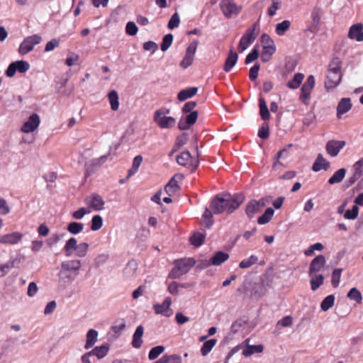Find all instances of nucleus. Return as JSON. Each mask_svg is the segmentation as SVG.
Here are the masks:
<instances>
[{
  "label": "nucleus",
  "instance_id": "f8f14e48",
  "mask_svg": "<svg viewBox=\"0 0 363 363\" xmlns=\"http://www.w3.org/2000/svg\"><path fill=\"white\" fill-rule=\"evenodd\" d=\"M86 205L96 211H101L104 208L105 202L102 197L98 194H92L85 199Z\"/></svg>",
  "mask_w": 363,
  "mask_h": 363
},
{
  "label": "nucleus",
  "instance_id": "603ef678",
  "mask_svg": "<svg viewBox=\"0 0 363 363\" xmlns=\"http://www.w3.org/2000/svg\"><path fill=\"white\" fill-rule=\"evenodd\" d=\"M103 225V218L100 215H95L91 220V229L93 231L99 230Z\"/></svg>",
  "mask_w": 363,
  "mask_h": 363
},
{
  "label": "nucleus",
  "instance_id": "2eb2a0df",
  "mask_svg": "<svg viewBox=\"0 0 363 363\" xmlns=\"http://www.w3.org/2000/svg\"><path fill=\"white\" fill-rule=\"evenodd\" d=\"M190 161L191 172H194L199 167V161L191 160V155L189 151H184L177 157V162L179 164L185 166Z\"/></svg>",
  "mask_w": 363,
  "mask_h": 363
},
{
  "label": "nucleus",
  "instance_id": "f3484780",
  "mask_svg": "<svg viewBox=\"0 0 363 363\" xmlns=\"http://www.w3.org/2000/svg\"><path fill=\"white\" fill-rule=\"evenodd\" d=\"M344 140H329L325 146V150L331 157H336L340 151L345 147Z\"/></svg>",
  "mask_w": 363,
  "mask_h": 363
},
{
  "label": "nucleus",
  "instance_id": "6e6d98bb",
  "mask_svg": "<svg viewBox=\"0 0 363 363\" xmlns=\"http://www.w3.org/2000/svg\"><path fill=\"white\" fill-rule=\"evenodd\" d=\"M342 271L343 269L341 268H337L333 270L332 273L331 284L334 288H337L339 286Z\"/></svg>",
  "mask_w": 363,
  "mask_h": 363
},
{
  "label": "nucleus",
  "instance_id": "b1692460",
  "mask_svg": "<svg viewBox=\"0 0 363 363\" xmlns=\"http://www.w3.org/2000/svg\"><path fill=\"white\" fill-rule=\"evenodd\" d=\"M330 163L323 157L322 154H318L312 167L313 171L317 172L321 169L327 170Z\"/></svg>",
  "mask_w": 363,
  "mask_h": 363
},
{
  "label": "nucleus",
  "instance_id": "c85d7f7f",
  "mask_svg": "<svg viewBox=\"0 0 363 363\" xmlns=\"http://www.w3.org/2000/svg\"><path fill=\"white\" fill-rule=\"evenodd\" d=\"M198 88L195 86L189 87L180 91L178 93L177 98L179 101H184L196 94Z\"/></svg>",
  "mask_w": 363,
  "mask_h": 363
},
{
  "label": "nucleus",
  "instance_id": "49530a36",
  "mask_svg": "<svg viewBox=\"0 0 363 363\" xmlns=\"http://www.w3.org/2000/svg\"><path fill=\"white\" fill-rule=\"evenodd\" d=\"M291 22L289 20H284L276 25V33L278 35H284L285 32L289 30Z\"/></svg>",
  "mask_w": 363,
  "mask_h": 363
},
{
  "label": "nucleus",
  "instance_id": "0eeeda50",
  "mask_svg": "<svg viewBox=\"0 0 363 363\" xmlns=\"http://www.w3.org/2000/svg\"><path fill=\"white\" fill-rule=\"evenodd\" d=\"M42 40V38L37 34L32 35L24 38L21 43L18 52L21 55H25L33 50L36 45H38Z\"/></svg>",
  "mask_w": 363,
  "mask_h": 363
},
{
  "label": "nucleus",
  "instance_id": "3c124183",
  "mask_svg": "<svg viewBox=\"0 0 363 363\" xmlns=\"http://www.w3.org/2000/svg\"><path fill=\"white\" fill-rule=\"evenodd\" d=\"M258 261V257L256 255H251L250 257L245 259L242 260L240 264L239 267L241 269H247L252 266L253 264H256Z\"/></svg>",
  "mask_w": 363,
  "mask_h": 363
},
{
  "label": "nucleus",
  "instance_id": "423d86ee",
  "mask_svg": "<svg viewBox=\"0 0 363 363\" xmlns=\"http://www.w3.org/2000/svg\"><path fill=\"white\" fill-rule=\"evenodd\" d=\"M153 119L162 129L170 128L176 123V119L172 116H166L165 111L163 110H157L154 113Z\"/></svg>",
  "mask_w": 363,
  "mask_h": 363
},
{
  "label": "nucleus",
  "instance_id": "bf43d9fd",
  "mask_svg": "<svg viewBox=\"0 0 363 363\" xmlns=\"http://www.w3.org/2000/svg\"><path fill=\"white\" fill-rule=\"evenodd\" d=\"M84 228V225L81 223L77 222H71L67 225V230L72 234H78Z\"/></svg>",
  "mask_w": 363,
  "mask_h": 363
},
{
  "label": "nucleus",
  "instance_id": "cd10ccee",
  "mask_svg": "<svg viewBox=\"0 0 363 363\" xmlns=\"http://www.w3.org/2000/svg\"><path fill=\"white\" fill-rule=\"evenodd\" d=\"M98 335V332L94 329H90L88 330L86 335L84 349L89 350L94 346L97 341Z\"/></svg>",
  "mask_w": 363,
  "mask_h": 363
},
{
  "label": "nucleus",
  "instance_id": "8fccbe9b",
  "mask_svg": "<svg viewBox=\"0 0 363 363\" xmlns=\"http://www.w3.org/2000/svg\"><path fill=\"white\" fill-rule=\"evenodd\" d=\"M347 297L350 300L354 301L357 303H361L362 300V296L360 291H359L357 288H352L347 294Z\"/></svg>",
  "mask_w": 363,
  "mask_h": 363
},
{
  "label": "nucleus",
  "instance_id": "a18cd8bd",
  "mask_svg": "<svg viewBox=\"0 0 363 363\" xmlns=\"http://www.w3.org/2000/svg\"><path fill=\"white\" fill-rule=\"evenodd\" d=\"M335 303V296L331 294L326 296L320 303L321 310L323 311H328L333 306Z\"/></svg>",
  "mask_w": 363,
  "mask_h": 363
},
{
  "label": "nucleus",
  "instance_id": "412c9836",
  "mask_svg": "<svg viewBox=\"0 0 363 363\" xmlns=\"http://www.w3.org/2000/svg\"><path fill=\"white\" fill-rule=\"evenodd\" d=\"M182 174H177L166 184L164 190L169 196H172L179 190L177 179H182Z\"/></svg>",
  "mask_w": 363,
  "mask_h": 363
},
{
  "label": "nucleus",
  "instance_id": "a211bd4d",
  "mask_svg": "<svg viewBox=\"0 0 363 363\" xmlns=\"http://www.w3.org/2000/svg\"><path fill=\"white\" fill-rule=\"evenodd\" d=\"M23 238V234L19 232H13L0 235V243L6 245H16Z\"/></svg>",
  "mask_w": 363,
  "mask_h": 363
},
{
  "label": "nucleus",
  "instance_id": "e2e57ef3",
  "mask_svg": "<svg viewBox=\"0 0 363 363\" xmlns=\"http://www.w3.org/2000/svg\"><path fill=\"white\" fill-rule=\"evenodd\" d=\"M13 63L16 67V70L20 73H25L30 68L29 63L24 60H17L13 62Z\"/></svg>",
  "mask_w": 363,
  "mask_h": 363
},
{
  "label": "nucleus",
  "instance_id": "de8ad7c7",
  "mask_svg": "<svg viewBox=\"0 0 363 363\" xmlns=\"http://www.w3.org/2000/svg\"><path fill=\"white\" fill-rule=\"evenodd\" d=\"M142 162H143L142 156L137 155L134 157L132 167L128 170V177L135 174L138 172V168L140 166Z\"/></svg>",
  "mask_w": 363,
  "mask_h": 363
},
{
  "label": "nucleus",
  "instance_id": "052dcab7",
  "mask_svg": "<svg viewBox=\"0 0 363 363\" xmlns=\"http://www.w3.org/2000/svg\"><path fill=\"white\" fill-rule=\"evenodd\" d=\"M125 328V320L124 319L118 320L116 323L111 327V330L116 334L117 336L120 335L121 331Z\"/></svg>",
  "mask_w": 363,
  "mask_h": 363
},
{
  "label": "nucleus",
  "instance_id": "473e14b6",
  "mask_svg": "<svg viewBox=\"0 0 363 363\" xmlns=\"http://www.w3.org/2000/svg\"><path fill=\"white\" fill-rule=\"evenodd\" d=\"M259 115L263 121L269 120L270 118V113L269 111V108L267 106V103L264 98L260 97L259 99Z\"/></svg>",
  "mask_w": 363,
  "mask_h": 363
},
{
  "label": "nucleus",
  "instance_id": "f704fd0d",
  "mask_svg": "<svg viewBox=\"0 0 363 363\" xmlns=\"http://www.w3.org/2000/svg\"><path fill=\"white\" fill-rule=\"evenodd\" d=\"M264 350V346L262 345H247L245 348L242 350V354L245 357H249L255 353H261Z\"/></svg>",
  "mask_w": 363,
  "mask_h": 363
},
{
  "label": "nucleus",
  "instance_id": "13d9d810",
  "mask_svg": "<svg viewBox=\"0 0 363 363\" xmlns=\"http://www.w3.org/2000/svg\"><path fill=\"white\" fill-rule=\"evenodd\" d=\"M164 351V347L162 345H158L152 347L148 354V358L150 360H154L157 359L160 354Z\"/></svg>",
  "mask_w": 363,
  "mask_h": 363
},
{
  "label": "nucleus",
  "instance_id": "58836bf2",
  "mask_svg": "<svg viewBox=\"0 0 363 363\" xmlns=\"http://www.w3.org/2000/svg\"><path fill=\"white\" fill-rule=\"evenodd\" d=\"M160 363H182V357L179 354H164L159 359Z\"/></svg>",
  "mask_w": 363,
  "mask_h": 363
},
{
  "label": "nucleus",
  "instance_id": "7c9ffc66",
  "mask_svg": "<svg viewBox=\"0 0 363 363\" xmlns=\"http://www.w3.org/2000/svg\"><path fill=\"white\" fill-rule=\"evenodd\" d=\"M109 349L110 347L108 344H104L101 346L94 347L91 352L98 359H102L108 354Z\"/></svg>",
  "mask_w": 363,
  "mask_h": 363
},
{
  "label": "nucleus",
  "instance_id": "a19ab883",
  "mask_svg": "<svg viewBox=\"0 0 363 363\" xmlns=\"http://www.w3.org/2000/svg\"><path fill=\"white\" fill-rule=\"evenodd\" d=\"M275 46H263V49L261 54V60L263 62H268L272 55L275 52Z\"/></svg>",
  "mask_w": 363,
  "mask_h": 363
},
{
  "label": "nucleus",
  "instance_id": "338daca9",
  "mask_svg": "<svg viewBox=\"0 0 363 363\" xmlns=\"http://www.w3.org/2000/svg\"><path fill=\"white\" fill-rule=\"evenodd\" d=\"M180 23V18L178 13H174L170 18L168 23V28L172 30L177 28Z\"/></svg>",
  "mask_w": 363,
  "mask_h": 363
},
{
  "label": "nucleus",
  "instance_id": "aec40b11",
  "mask_svg": "<svg viewBox=\"0 0 363 363\" xmlns=\"http://www.w3.org/2000/svg\"><path fill=\"white\" fill-rule=\"evenodd\" d=\"M229 258V255L226 252L218 251L211 258L209 262H206L201 268L208 267L210 265L219 266Z\"/></svg>",
  "mask_w": 363,
  "mask_h": 363
},
{
  "label": "nucleus",
  "instance_id": "1a4fd4ad",
  "mask_svg": "<svg viewBox=\"0 0 363 363\" xmlns=\"http://www.w3.org/2000/svg\"><path fill=\"white\" fill-rule=\"evenodd\" d=\"M265 206V202L263 199L257 200H250L246 206L245 213L247 214L249 219L254 218L255 215L259 213L262 208Z\"/></svg>",
  "mask_w": 363,
  "mask_h": 363
},
{
  "label": "nucleus",
  "instance_id": "bb28decb",
  "mask_svg": "<svg viewBox=\"0 0 363 363\" xmlns=\"http://www.w3.org/2000/svg\"><path fill=\"white\" fill-rule=\"evenodd\" d=\"M138 264L135 261L131 260L128 262L123 269V276L126 279H132L135 277Z\"/></svg>",
  "mask_w": 363,
  "mask_h": 363
},
{
  "label": "nucleus",
  "instance_id": "680f3d73",
  "mask_svg": "<svg viewBox=\"0 0 363 363\" xmlns=\"http://www.w3.org/2000/svg\"><path fill=\"white\" fill-rule=\"evenodd\" d=\"M293 324V318L290 315H286L284 318H282L281 320H279L277 325H276V329L279 330L280 327H290Z\"/></svg>",
  "mask_w": 363,
  "mask_h": 363
},
{
  "label": "nucleus",
  "instance_id": "9d476101",
  "mask_svg": "<svg viewBox=\"0 0 363 363\" xmlns=\"http://www.w3.org/2000/svg\"><path fill=\"white\" fill-rule=\"evenodd\" d=\"M172 304V298L169 296L166 297L162 303H155L153 305L155 313L157 315L160 314L165 317H170L173 312L170 309Z\"/></svg>",
  "mask_w": 363,
  "mask_h": 363
},
{
  "label": "nucleus",
  "instance_id": "4be33fe9",
  "mask_svg": "<svg viewBox=\"0 0 363 363\" xmlns=\"http://www.w3.org/2000/svg\"><path fill=\"white\" fill-rule=\"evenodd\" d=\"M352 107L350 98H342L337 106V118L340 119L342 116L347 113Z\"/></svg>",
  "mask_w": 363,
  "mask_h": 363
},
{
  "label": "nucleus",
  "instance_id": "864d4df0",
  "mask_svg": "<svg viewBox=\"0 0 363 363\" xmlns=\"http://www.w3.org/2000/svg\"><path fill=\"white\" fill-rule=\"evenodd\" d=\"M205 235L201 233H195L194 235L190 238L189 240L191 245H194L195 247H199L201 246L204 240Z\"/></svg>",
  "mask_w": 363,
  "mask_h": 363
},
{
  "label": "nucleus",
  "instance_id": "37998d69",
  "mask_svg": "<svg viewBox=\"0 0 363 363\" xmlns=\"http://www.w3.org/2000/svg\"><path fill=\"white\" fill-rule=\"evenodd\" d=\"M108 99L113 111H117L119 107L118 95L116 91L112 90L108 93Z\"/></svg>",
  "mask_w": 363,
  "mask_h": 363
},
{
  "label": "nucleus",
  "instance_id": "f257e3e1",
  "mask_svg": "<svg viewBox=\"0 0 363 363\" xmlns=\"http://www.w3.org/2000/svg\"><path fill=\"white\" fill-rule=\"evenodd\" d=\"M244 200L245 196L242 193L218 194L212 199L210 209L214 214H220L223 212L230 214L243 203Z\"/></svg>",
  "mask_w": 363,
  "mask_h": 363
},
{
  "label": "nucleus",
  "instance_id": "09e8293b",
  "mask_svg": "<svg viewBox=\"0 0 363 363\" xmlns=\"http://www.w3.org/2000/svg\"><path fill=\"white\" fill-rule=\"evenodd\" d=\"M342 62L339 57H333L330 61L328 72H341Z\"/></svg>",
  "mask_w": 363,
  "mask_h": 363
},
{
  "label": "nucleus",
  "instance_id": "9b49d317",
  "mask_svg": "<svg viewBox=\"0 0 363 363\" xmlns=\"http://www.w3.org/2000/svg\"><path fill=\"white\" fill-rule=\"evenodd\" d=\"M40 123V116L35 113H32L27 121L22 125L21 130L26 133H29L35 131Z\"/></svg>",
  "mask_w": 363,
  "mask_h": 363
},
{
  "label": "nucleus",
  "instance_id": "ea45409f",
  "mask_svg": "<svg viewBox=\"0 0 363 363\" xmlns=\"http://www.w3.org/2000/svg\"><path fill=\"white\" fill-rule=\"evenodd\" d=\"M199 45L198 40H194L187 47L184 57L194 60V56Z\"/></svg>",
  "mask_w": 363,
  "mask_h": 363
},
{
  "label": "nucleus",
  "instance_id": "69168bd1",
  "mask_svg": "<svg viewBox=\"0 0 363 363\" xmlns=\"http://www.w3.org/2000/svg\"><path fill=\"white\" fill-rule=\"evenodd\" d=\"M359 208L357 205H354L351 210H347L344 214L345 219L354 220L358 216Z\"/></svg>",
  "mask_w": 363,
  "mask_h": 363
},
{
  "label": "nucleus",
  "instance_id": "2f4dec72",
  "mask_svg": "<svg viewBox=\"0 0 363 363\" xmlns=\"http://www.w3.org/2000/svg\"><path fill=\"white\" fill-rule=\"evenodd\" d=\"M309 277L311 290L315 291L323 284L324 277L320 274L309 275Z\"/></svg>",
  "mask_w": 363,
  "mask_h": 363
},
{
  "label": "nucleus",
  "instance_id": "79ce46f5",
  "mask_svg": "<svg viewBox=\"0 0 363 363\" xmlns=\"http://www.w3.org/2000/svg\"><path fill=\"white\" fill-rule=\"evenodd\" d=\"M78 247L77 240L74 238H69L64 247L66 256L69 257L72 254L73 250H76Z\"/></svg>",
  "mask_w": 363,
  "mask_h": 363
},
{
  "label": "nucleus",
  "instance_id": "6e6552de",
  "mask_svg": "<svg viewBox=\"0 0 363 363\" xmlns=\"http://www.w3.org/2000/svg\"><path fill=\"white\" fill-rule=\"evenodd\" d=\"M342 74L341 72H328L325 82V88L327 91L335 89L341 82Z\"/></svg>",
  "mask_w": 363,
  "mask_h": 363
},
{
  "label": "nucleus",
  "instance_id": "4468645a",
  "mask_svg": "<svg viewBox=\"0 0 363 363\" xmlns=\"http://www.w3.org/2000/svg\"><path fill=\"white\" fill-rule=\"evenodd\" d=\"M257 35V33H254V29H248L240 40L238 45L239 51L240 52L245 51L255 41Z\"/></svg>",
  "mask_w": 363,
  "mask_h": 363
},
{
  "label": "nucleus",
  "instance_id": "ddd939ff",
  "mask_svg": "<svg viewBox=\"0 0 363 363\" xmlns=\"http://www.w3.org/2000/svg\"><path fill=\"white\" fill-rule=\"evenodd\" d=\"M325 264L326 259L324 255L316 256L310 263L308 275L317 274L324 268Z\"/></svg>",
  "mask_w": 363,
  "mask_h": 363
},
{
  "label": "nucleus",
  "instance_id": "c03bdc74",
  "mask_svg": "<svg viewBox=\"0 0 363 363\" xmlns=\"http://www.w3.org/2000/svg\"><path fill=\"white\" fill-rule=\"evenodd\" d=\"M217 340L216 339H210L206 340L201 348V353L203 356H206L216 345Z\"/></svg>",
  "mask_w": 363,
  "mask_h": 363
},
{
  "label": "nucleus",
  "instance_id": "e433bc0d",
  "mask_svg": "<svg viewBox=\"0 0 363 363\" xmlns=\"http://www.w3.org/2000/svg\"><path fill=\"white\" fill-rule=\"evenodd\" d=\"M303 79V74L296 73L294 74L293 79L288 82L287 86L291 89H296L300 86Z\"/></svg>",
  "mask_w": 363,
  "mask_h": 363
},
{
  "label": "nucleus",
  "instance_id": "0e129e2a",
  "mask_svg": "<svg viewBox=\"0 0 363 363\" xmlns=\"http://www.w3.org/2000/svg\"><path fill=\"white\" fill-rule=\"evenodd\" d=\"M89 245L86 242L79 243L76 249V255L79 257H85L89 250Z\"/></svg>",
  "mask_w": 363,
  "mask_h": 363
},
{
  "label": "nucleus",
  "instance_id": "a878e982",
  "mask_svg": "<svg viewBox=\"0 0 363 363\" xmlns=\"http://www.w3.org/2000/svg\"><path fill=\"white\" fill-rule=\"evenodd\" d=\"M363 31V23H358L352 25L348 32V38L356 40L359 42V36H361Z\"/></svg>",
  "mask_w": 363,
  "mask_h": 363
},
{
  "label": "nucleus",
  "instance_id": "dca6fc26",
  "mask_svg": "<svg viewBox=\"0 0 363 363\" xmlns=\"http://www.w3.org/2000/svg\"><path fill=\"white\" fill-rule=\"evenodd\" d=\"M198 118V111H194L188 113L185 117H182L178 123V128L181 130H188L189 127L194 125Z\"/></svg>",
  "mask_w": 363,
  "mask_h": 363
},
{
  "label": "nucleus",
  "instance_id": "c756f323",
  "mask_svg": "<svg viewBox=\"0 0 363 363\" xmlns=\"http://www.w3.org/2000/svg\"><path fill=\"white\" fill-rule=\"evenodd\" d=\"M246 324L247 320L245 318H238L235 321H234L232 323L228 335L230 336L234 335L235 334L240 331Z\"/></svg>",
  "mask_w": 363,
  "mask_h": 363
},
{
  "label": "nucleus",
  "instance_id": "393cba45",
  "mask_svg": "<svg viewBox=\"0 0 363 363\" xmlns=\"http://www.w3.org/2000/svg\"><path fill=\"white\" fill-rule=\"evenodd\" d=\"M144 333V328L143 325H139L137 327L133 336V340H132V346L134 348L138 349L141 347V345L143 344V340L142 337Z\"/></svg>",
  "mask_w": 363,
  "mask_h": 363
},
{
  "label": "nucleus",
  "instance_id": "4d7b16f0",
  "mask_svg": "<svg viewBox=\"0 0 363 363\" xmlns=\"http://www.w3.org/2000/svg\"><path fill=\"white\" fill-rule=\"evenodd\" d=\"M315 84V77L313 75H309L304 82L303 86H301V91H310L311 92L312 89L314 88Z\"/></svg>",
  "mask_w": 363,
  "mask_h": 363
},
{
  "label": "nucleus",
  "instance_id": "20e7f679",
  "mask_svg": "<svg viewBox=\"0 0 363 363\" xmlns=\"http://www.w3.org/2000/svg\"><path fill=\"white\" fill-rule=\"evenodd\" d=\"M219 6L226 18H231L234 16H238L242 10V6L238 5L233 0H221Z\"/></svg>",
  "mask_w": 363,
  "mask_h": 363
},
{
  "label": "nucleus",
  "instance_id": "4c0bfd02",
  "mask_svg": "<svg viewBox=\"0 0 363 363\" xmlns=\"http://www.w3.org/2000/svg\"><path fill=\"white\" fill-rule=\"evenodd\" d=\"M274 213V211L273 208H267L264 213L258 218L257 223L259 225H264L268 223L271 220Z\"/></svg>",
  "mask_w": 363,
  "mask_h": 363
},
{
  "label": "nucleus",
  "instance_id": "6ab92c4d",
  "mask_svg": "<svg viewBox=\"0 0 363 363\" xmlns=\"http://www.w3.org/2000/svg\"><path fill=\"white\" fill-rule=\"evenodd\" d=\"M268 291V284L264 281L254 283L250 289V294L252 297L260 298L263 296Z\"/></svg>",
  "mask_w": 363,
  "mask_h": 363
},
{
  "label": "nucleus",
  "instance_id": "39448f33",
  "mask_svg": "<svg viewBox=\"0 0 363 363\" xmlns=\"http://www.w3.org/2000/svg\"><path fill=\"white\" fill-rule=\"evenodd\" d=\"M25 260V256L21 253L10 257L4 263H0V278L5 277L12 268L18 267V265Z\"/></svg>",
  "mask_w": 363,
  "mask_h": 363
},
{
  "label": "nucleus",
  "instance_id": "72a5a7b5",
  "mask_svg": "<svg viewBox=\"0 0 363 363\" xmlns=\"http://www.w3.org/2000/svg\"><path fill=\"white\" fill-rule=\"evenodd\" d=\"M346 174V169L345 168H341L337 170L333 175L328 179L329 184H335L341 182L345 178Z\"/></svg>",
  "mask_w": 363,
  "mask_h": 363
},
{
  "label": "nucleus",
  "instance_id": "5701e85b",
  "mask_svg": "<svg viewBox=\"0 0 363 363\" xmlns=\"http://www.w3.org/2000/svg\"><path fill=\"white\" fill-rule=\"evenodd\" d=\"M238 59V55L232 49L229 51L227 59L225 60L223 69L225 72H229L236 65Z\"/></svg>",
  "mask_w": 363,
  "mask_h": 363
},
{
  "label": "nucleus",
  "instance_id": "774afa93",
  "mask_svg": "<svg viewBox=\"0 0 363 363\" xmlns=\"http://www.w3.org/2000/svg\"><path fill=\"white\" fill-rule=\"evenodd\" d=\"M258 136L261 139H267L269 136V125L267 123H264L259 128L258 131Z\"/></svg>",
  "mask_w": 363,
  "mask_h": 363
},
{
  "label": "nucleus",
  "instance_id": "c9c22d12",
  "mask_svg": "<svg viewBox=\"0 0 363 363\" xmlns=\"http://www.w3.org/2000/svg\"><path fill=\"white\" fill-rule=\"evenodd\" d=\"M213 214L214 213L212 212L210 208H206L205 211L202 216V224L206 228H210L214 223Z\"/></svg>",
  "mask_w": 363,
  "mask_h": 363
},
{
  "label": "nucleus",
  "instance_id": "7ed1b4c3",
  "mask_svg": "<svg viewBox=\"0 0 363 363\" xmlns=\"http://www.w3.org/2000/svg\"><path fill=\"white\" fill-rule=\"evenodd\" d=\"M196 261L194 258H182L174 261V267L169 274L171 279H179L186 274L195 265Z\"/></svg>",
  "mask_w": 363,
  "mask_h": 363
},
{
  "label": "nucleus",
  "instance_id": "f03ea898",
  "mask_svg": "<svg viewBox=\"0 0 363 363\" xmlns=\"http://www.w3.org/2000/svg\"><path fill=\"white\" fill-rule=\"evenodd\" d=\"M81 266V261L77 259L62 262L57 274L59 286L65 289L69 283L73 281L78 276Z\"/></svg>",
  "mask_w": 363,
  "mask_h": 363
},
{
  "label": "nucleus",
  "instance_id": "5fc2aeb1",
  "mask_svg": "<svg viewBox=\"0 0 363 363\" xmlns=\"http://www.w3.org/2000/svg\"><path fill=\"white\" fill-rule=\"evenodd\" d=\"M173 38L174 37L172 33H168L163 37L162 43L160 45L162 51L165 52L170 48L173 42Z\"/></svg>",
  "mask_w": 363,
  "mask_h": 363
}]
</instances>
